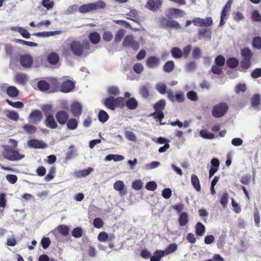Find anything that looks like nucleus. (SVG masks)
<instances>
[{
  "mask_svg": "<svg viewBox=\"0 0 261 261\" xmlns=\"http://www.w3.org/2000/svg\"><path fill=\"white\" fill-rule=\"evenodd\" d=\"M90 43L87 40L81 42L78 40H72L68 43L67 46H63L61 54L65 57L73 55L77 57L87 56L91 53Z\"/></svg>",
  "mask_w": 261,
  "mask_h": 261,
  "instance_id": "1",
  "label": "nucleus"
},
{
  "mask_svg": "<svg viewBox=\"0 0 261 261\" xmlns=\"http://www.w3.org/2000/svg\"><path fill=\"white\" fill-rule=\"evenodd\" d=\"M124 97H117L115 98L113 96H109L105 99L103 104L105 107L111 110H115L116 108H123Z\"/></svg>",
  "mask_w": 261,
  "mask_h": 261,
  "instance_id": "2",
  "label": "nucleus"
},
{
  "mask_svg": "<svg viewBox=\"0 0 261 261\" xmlns=\"http://www.w3.org/2000/svg\"><path fill=\"white\" fill-rule=\"evenodd\" d=\"M106 7V4L103 1H98L96 3L84 4L79 8V11L81 13H86L93 10L99 9H103Z\"/></svg>",
  "mask_w": 261,
  "mask_h": 261,
  "instance_id": "3",
  "label": "nucleus"
},
{
  "mask_svg": "<svg viewBox=\"0 0 261 261\" xmlns=\"http://www.w3.org/2000/svg\"><path fill=\"white\" fill-rule=\"evenodd\" d=\"M253 54L249 48H244L241 50V56L243 57L241 61V67L244 69H248L251 66V60Z\"/></svg>",
  "mask_w": 261,
  "mask_h": 261,
  "instance_id": "4",
  "label": "nucleus"
},
{
  "mask_svg": "<svg viewBox=\"0 0 261 261\" xmlns=\"http://www.w3.org/2000/svg\"><path fill=\"white\" fill-rule=\"evenodd\" d=\"M228 107L225 102H220L215 105L212 110V113L215 118H220L227 112Z\"/></svg>",
  "mask_w": 261,
  "mask_h": 261,
  "instance_id": "5",
  "label": "nucleus"
},
{
  "mask_svg": "<svg viewBox=\"0 0 261 261\" xmlns=\"http://www.w3.org/2000/svg\"><path fill=\"white\" fill-rule=\"evenodd\" d=\"M167 95L168 99L172 102L182 103L185 100L184 94L181 92H176L174 94L173 91L169 90H167Z\"/></svg>",
  "mask_w": 261,
  "mask_h": 261,
  "instance_id": "6",
  "label": "nucleus"
},
{
  "mask_svg": "<svg viewBox=\"0 0 261 261\" xmlns=\"http://www.w3.org/2000/svg\"><path fill=\"white\" fill-rule=\"evenodd\" d=\"M122 45L125 47H131L134 50H138L140 47L139 43L131 35H127L124 37Z\"/></svg>",
  "mask_w": 261,
  "mask_h": 261,
  "instance_id": "7",
  "label": "nucleus"
},
{
  "mask_svg": "<svg viewBox=\"0 0 261 261\" xmlns=\"http://www.w3.org/2000/svg\"><path fill=\"white\" fill-rule=\"evenodd\" d=\"M4 156L10 161H14L22 159L24 158V155H20L17 150L8 148L6 149Z\"/></svg>",
  "mask_w": 261,
  "mask_h": 261,
  "instance_id": "8",
  "label": "nucleus"
},
{
  "mask_svg": "<svg viewBox=\"0 0 261 261\" xmlns=\"http://www.w3.org/2000/svg\"><path fill=\"white\" fill-rule=\"evenodd\" d=\"M232 3V0H228L225 6L223 7L221 13V17L219 22L220 27H222L225 24V22L224 20L227 18L228 13L231 10Z\"/></svg>",
  "mask_w": 261,
  "mask_h": 261,
  "instance_id": "9",
  "label": "nucleus"
},
{
  "mask_svg": "<svg viewBox=\"0 0 261 261\" xmlns=\"http://www.w3.org/2000/svg\"><path fill=\"white\" fill-rule=\"evenodd\" d=\"M55 117L59 124L64 125L67 122L69 116L67 112L64 110H60L56 113Z\"/></svg>",
  "mask_w": 261,
  "mask_h": 261,
  "instance_id": "10",
  "label": "nucleus"
},
{
  "mask_svg": "<svg viewBox=\"0 0 261 261\" xmlns=\"http://www.w3.org/2000/svg\"><path fill=\"white\" fill-rule=\"evenodd\" d=\"M75 87V84L72 81L67 80L61 83L60 91L63 93L71 92Z\"/></svg>",
  "mask_w": 261,
  "mask_h": 261,
  "instance_id": "11",
  "label": "nucleus"
},
{
  "mask_svg": "<svg viewBox=\"0 0 261 261\" xmlns=\"http://www.w3.org/2000/svg\"><path fill=\"white\" fill-rule=\"evenodd\" d=\"M161 0H147L145 5V7L152 11H156L159 9L162 5Z\"/></svg>",
  "mask_w": 261,
  "mask_h": 261,
  "instance_id": "12",
  "label": "nucleus"
},
{
  "mask_svg": "<svg viewBox=\"0 0 261 261\" xmlns=\"http://www.w3.org/2000/svg\"><path fill=\"white\" fill-rule=\"evenodd\" d=\"M20 63L23 67L28 68L32 66L33 63V59L31 55L25 54L20 57Z\"/></svg>",
  "mask_w": 261,
  "mask_h": 261,
  "instance_id": "13",
  "label": "nucleus"
},
{
  "mask_svg": "<svg viewBox=\"0 0 261 261\" xmlns=\"http://www.w3.org/2000/svg\"><path fill=\"white\" fill-rule=\"evenodd\" d=\"M70 111L74 117H79L82 113V105L79 102H74L71 105Z\"/></svg>",
  "mask_w": 261,
  "mask_h": 261,
  "instance_id": "14",
  "label": "nucleus"
},
{
  "mask_svg": "<svg viewBox=\"0 0 261 261\" xmlns=\"http://www.w3.org/2000/svg\"><path fill=\"white\" fill-rule=\"evenodd\" d=\"M42 117L41 111L36 110L30 114L29 116L30 121L34 124H37L42 120Z\"/></svg>",
  "mask_w": 261,
  "mask_h": 261,
  "instance_id": "15",
  "label": "nucleus"
},
{
  "mask_svg": "<svg viewBox=\"0 0 261 261\" xmlns=\"http://www.w3.org/2000/svg\"><path fill=\"white\" fill-rule=\"evenodd\" d=\"M28 146L34 148L43 149L46 148L47 145L43 141L37 139H31L28 142Z\"/></svg>",
  "mask_w": 261,
  "mask_h": 261,
  "instance_id": "16",
  "label": "nucleus"
},
{
  "mask_svg": "<svg viewBox=\"0 0 261 261\" xmlns=\"http://www.w3.org/2000/svg\"><path fill=\"white\" fill-rule=\"evenodd\" d=\"M212 31L211 29L202 28L198 30L197 37L200 40L203 38H206L210 40L211 38Z\"/></svg>",
  "mask_w": 261,
  "mask_h": 261,
  "instance_id": "17",
  "label": "nucleus"
},
{
  "mask_svg": "<svg viewBox=\"0 0 261 261\" xmlns=\"http://www.w3.org/2000/svg\"><path fill=\"white\" fill-rule=\"evenodd\" d=\"M125 106L129 110H135L138 106V102L134 97L129 98L127 100L124 98L123 108Z\"/></svg>",
  "mask_w": 261,
  "mask_h": 261,
  "instance_id": "18",
  "label": "nucleus"
},
{
  "mask_svg": "<svg viewBox=\"0 0 261 261\" xmlns=\"http://www.w3.org/2000/svg\"><path fill=\"white\" fill-rule=\"evenodd\" d=\"M160 63L159 58L155 56H150L146 60V65L149 68H153L158 67Z\"/></svg>",
  "mask_w": 261,
  "mask_h": 261,
  "instance_id": "19",
  "label": "nucleus"
},
{
  "mask_svg": "<svg viewBox=\"0 0 261 261\" xmlns=\"http://www.w3.org/2000/svg\"><path fill=\"white\" fill-rule=\"evenodd\" d=\"M44 123L47 127L51 129H55L58 127V124L51 114H48L46 116Z\"/></svg>",
  "mask_w": 261,
  "mask_h": 261,
  "instance_id": "20",
  "label": "nucleus"
},
{
  "mask_svg": "<svg viewBox=\"0 0 261 261\" xmlns=\"http://www.w3.org/2000/svg\"><path fill=\"white\" fill-rule=\"evenodd\" d=\"M50 93H54L60 90L61 83L59 82L57 78L52 77L50 81Z\"/></svg>",
  "mask_w": 261,
  "mask_h": 261,
  "instance_id": "21",
  "label": "nucleus"
},
{
  "mask_svg": "<svg viewBox=\"0 0 261 261\" xmlns=\"http://www.w3.org/2000/svg\"><path fill=\"white\" fill-rule=\"evenodd\" d=\"M37 86L38 89L42 92H48L50 93V84L44 80H41L37 83Z\"/></svg>",
  "mask_w": 261,
  "mask_h": 261,
  "instance_id": "22",
  "label": "nucleus"
},
{
  "mask_svg": "<svg viewBox=\"0 0 261 261\" xmlns=\"http://www.w3.org/2000/svg\"><path fill=\"white\" fill-rule=\"evenodd\" d=\"M47 60L50 64L56 65L59 62V56L57 53L52 52L48 55Z\"/></svg>",
  "mask_w": 261,
  "mask_h": 261,
  "instance_id": "23",
  "label": "nucleus"
},
{
  "mask_svg": "<svg viewBox=\"0 0 261 261\" xmlns=\"http://www.w3.org/2000/svg\"><path fill=\"white\" fill-rule=\"evenodd\" d=\"M88 38L90 41L93 44H98L100 40V35L97 32L95 31L91 32L88 35Z\"/></svg>",
  "mask_w": 261,
  "mask_h": 261,
  "instance_id": "24",
  "label": "nucleus"
},
{
  "mask_svg": "<svg viewBox=\"0 0 261 261\" xmlns=\"http://www.w3.org/2000/svg\"><path fill=\"white\" fill-rule=\"evenodd\" d=\"M126 17L134 22H138L139 15L137 11L135 9H131L130 12L125 14Z\"/></svg>",
  "mask_w": 261,
  "mask_h": 261,
  "instance_id": "25",
  "label": "nucleus"
},
{
  "mask_svg": "<svg viewBox=\"0 0 261 261\" xmlns=\"http://www.w3.org/2000/svg\"><path fill=\"white\" fill-rule=\"evenodd\" d=\"M67 128L69 130L76 129L78 126L77 120L74 118L68 119L66 123Z\"/></svg>",
  "mask_w": 261,
  "mask_h": 261,
  "instance_id": "26",
  "label": "nucleus"
},
{
  "mask_svg": "<svg viewBox=\"0 0 261 261\" xmlns=\"http://www.w3.org/2000/svg\"><path fill=\"white\" fill-rule=\"evenodd\" d=\"M205 232V227L201 222H198L195 225V233L197 236L201 237Z\"/></svg>",
  "mask_w": 261,
  "mask_h": 261,
  "instance_id": "27",
  "label": "nucleus"
},
{
  "mask_svg": "<svg viewBox=\"0 0 261 261\" xmlns=\"http://www.w3.org/2000/svg\"><path fill=\"white\" fill-rule=\"evenodd\" d=\"M6 93L10 97H16L19 94V91L16 87L11 86L7 88Z\"/></svg>",
  "mask_w": 261,
  "mask_h": 261,
  "instance_id": "28",
  "label": "nucleus"
},
{
  "mask_svg": "<svg viewBox=\"0 0 261 261\" xmlns=\"http://www.w3.org/2000/svg\"><path fill=\"white\" fill-rule=\"evenodd\" d=\"M191 183L197 191L199 192L201 190L199 179L196 175L192 174L191 175Z\"/></svg>",
  "mask_w": 261,
  "mask_h": 261,
  "instance_id": "29",
  "label": "nucleus"
},
{
  "mask_svg": "<svg viewBox=\"0 0 261 261\" xmlns=\"http://www.w3.org/2000/svg\"><path fill=\"white\" fill-rule=\"evenodd\" d=\"M164 25L166 27L178 29L180 28L179 24L175 20L171 19H165Z\"/></svg>",
  "mask_w": 261,
  "mask_h": 261,
  "instance_id": "30",
  "label": "nucleus"
},
{
  "mask_svg": "<svg viewBox=\"0 0 261 261\" xmlns=\"http://www.w3.org/2000/svg\"><path fill=\"white\" fill-rule=\"evenodd\" d=\"M189 222L188 215L186 212H182L180 213L179 218L178 222L180 226H185Z\"/></svg>",
  "mask_w": 261,
  "mask_h": 261,
  "instance_id": "31",
  "label": "nucleus"
},
{
  "mask_svg": "<svg viewBox=\"0 0 261 261\" xmlns=\"http://www.w3.org/2000/svg\"><path fill=\"white\" fill-rule=\"evenodd\" d=\"M165 255V251L163 250H156L154 251L153 255L151 256L150 261H160L162 257Z\"/></svg>",
  "mask_w": 261,
  "mask_h": 261,
  "instance_id": "32",
  "label": "nucleus"
},
{
  "mask_svg": "<svg viewBox=\"0 0 261 261\" xmlns=\"http://www.w3.org/2000/svg\"><path fill=\"white\" fill-rule=\"evenodd\" d=\"M16 82L23 85L27 82V76L25 73H17L14 77Z\"/></svg>",
  "mask_w": 261,
  "mask_h": 261,
  "instance_id": "33",
  "label": "nucleus"
},
{
  "mask_svg": "<svg viewBox=\"0 0 261 261\" xmlns=\"http://www.w3.org/2000/svg\"><path fill=\"white\" fill-rule=\"evenodd\" d=\"M260 96L258 94H255L251 98V105L253 108H256L260 105Z\"/></svg>",
  "mask_w": 261,
  "mask_h": 261,
  "instance_id": "34",
  "label": "nucleus"
},
{
  "mask_svg": "<svg viewBox=\"0 0 261 261\" xmlns=\"http://www.w3.org/2000/svg\"><path fill=\"white\" fill-rule=\"evenodd\" d=\"M175 67L174 62L172 61H168L166 62L163 66V70L167 73L172 72Z\"/></svg>",
  "mask_w": 261,
  "mask_h": 261,
  "instance_id": "35",
  "label": "nucleus"
},
{
  "mask_svg": "<svg viewBox=\"0 0 261 261\" xmlns=\"http://www.w3.org/2000/svg\"><path fill=\"white\" fill-rule=\"evenodd\" d=\"M166 106V101L164 99H161L156 102L153 106L155 111L163 112Z\"/></svg>",
  "mask_w": 261,
  "mask_h": 261,
  "instance_id": "36",
  "label": "nucleus"
},
{
  "mask_svg": "<svg viewBox=\"0 0 261 261\" xmlns=\"http://www.w3.org/2000/svg\"><path fill=\"white\" fill-rule=\"evenodd\" d=\"M22 129L24 131V132L27 134H34L37 131V128L36 126L31 125L25 124L22 126Z\"/></svg>",
  "mask_w": 261,
  "mask_h": 261,
  "instance_id": "37",
  "label": "nucleus"
},
{
  "mask_svg": "<svg viewBox=\"0 0 261 261\" xmlns=\"http://www.w3.org/2000/svg\"><path fill=\"white\" fill-rule=\"evenodd\" d=\"M58 231L63 236H67L69 234V229L68 226L66 225H59L57 227Z\"/></svg>",
  "mask_w": 261,
  "mask_h": 261,
  "instance_id": "38",
  "label": "nucleus"
},
{
  "mask_svg": "<svg viewBox=\"0 0 261 261\" xmlns=\"http://www.w3.org/2000/svg\"><path fill=\"white\" fill-rule=\"evenodd\" d=\"M239 64V62L238 60L233 57L229 58L226 61L227 66L231 68H234L237 67Z\"/></svg>",
  "mask_w": 261,
  "mask_h": 261,
  "instance_id": "39",
  "label": "nucleus"
},
{
  "mask_svg": "<svg viewBox=\"0 0 261 261\" xmlns=\"http://www.w3.org/2000/svg\"><path fill=\"white\" fill-rule=\"evenodd\" d=\"M172 56L175 59H179L182 57V51L178 47H174L171 50Z\"/></svg>",
  "mask_w": 261,
  "mask_h": 261,
  "instance_id": "40",
  "label": "nucleus"
},
{
  "mask_svg": "<svg viewBox=\"0 0 261 261\" xmlns=\"http://www.w3.org/2000/svg\"><path fill=\"white\" fill-rule=\"evenodd\" d=\"M98 118L99 121L102 123H105L108 120L109 115L105 111L101 110L99 112Z\"/></svg>",
  "mask_w": 261,
  "mask_h": 261,
  "instance_id": "41",
  "label": "nucleus"
},
{
  "mask_svg": "<svg viewBox=\"0 0 261 261\" xmlns=\"http://www.w3.org/2000/svg\"><path fill=\"white\" fill-rule=\"evenodd\" d=\"M169 14L171 16H181L185 14L184 11L174 8H171L169 9Z\"/></svg>",
  "mask_w": 261,
  "mask_h": 261,
  "instance_id": "42",
  "label": "nucleus"
},
{
  "mask_svg": "<svg viewBox=\"0 0 261 261\" xmlns=\"http://www.w3.org/2000/svg\"><path fill=\"white\" fill-rule=\"evenodd\" d=\"M150 116H152L154 119L156 120V121H159L161 122V124H163L164 123H161L162 119L164 117V114L163 112H159L155 111L153 113H151L149 115Z\"/></svg>",
  "mask_w": 261,
  "mask_h": 261,
  "instance_id": "43",
  "label": "nucleus"
},
{
  "mask_svg": "<svg viewBox=\"0 0 261 261\" xmlns=\"http://www.w3.org/2000/svg\"><path fill=\"white\" fill-rule=\"evenodd\" d=\"M156 90L161 94H165L167 93V86L162 83H159L155 86Z\"/></svg>",
  "mask_w": 261,
  "mask_h": 261,
  "instance_id": "44",
  "label": "nucleus"
},
{
  "mask_svg": "<svg viewBox=\"0 0 261 261\" xmlns=\"http://www.w3.org/2000/svg\"><path fill=\"white\" fill-rule=\"evenodd\" d=\"M114 189L121 193L124 189V182L121 180H117L114 182L113 185Z\"/></svg>",
  "mask_w": 261,
  "mask_h": 261,
  "instance_id": "45",
  "label": "nucleus"
},
{
  "mask_svg": "<svg viewBox=\"0 0 261 261\" xmlns=\"http://www.w3.org/2000/svg\"><path fill=\"white\" fill-rule=\"evenodd\" d=\"M6 116L9 119L13 121H17L19 119L18 114L14 111H8Z\"/></svg>",
  "mask_w": 261,
  "mask_h": 261,
  "instance_id": "46",
  "label": "nucleus"
},
{
  "mask_svg": "<svg viewBox=\"0 0 261 261\" xmlns=\"http://www.w3.org/2000/svg\"><path fill=\"white\" fill-rule=\"evenodd\" d=\"M83 230L81 227H76L73 229L71 231L72 236L75 238H79L83 236Z\"/></svg>",
  "mask_w": 261,
  "mask_h": 261,
  "instance_id": "47",
  "label": "nucleus"
},
{
  "mask_svg": "<svg viewBox=\"0 0 261 261\" xmlns=\"http://www.w3.org/2000/svg\"><path fill=\"white\" fill-rule=\"evenodd\" d=\"M15 42L22 45H25L31 47H37L38 46V44L36 43L24 41L23 40L19 39H16Z\"/></svg>",
  "mask_w": 261,
  "mask_h": 261,
  "instance_id": "48",
  "label": "nucleus"
},
{
  "mask_svg": "<svg viewBox=\"0 0 261 261\" xmlns=\"http://www.w3.org/2000/svg\"><path fill=\"white\" fill-rule=\"evenodd\" d=\"M225 59L223 56L219 55L215 59V65L222 67L224 65Z\"/></svg>",
  "mask_w": 261,
  "mask_h": 261,
  "instance_id": "49",
  "label": "nucleus"
},
{
  "mask_svg": "<svg viewBox=\"0 0 261 261\" xmlns=\"http://www.w3.org/2000/svg\"><path fill=\"white\" fill-rule=\"evenodd\" d=\"M107 91L109 94L114 96H117L120 93L119 90L116 86L109 87Z\"/></svg>",
  "mask_w": 261,
  "mask_h": 261,
  "instance_id": "50",
  "label": "nucleus"
},
{
  "mask_svg": "<svg viewBox=\"0 0 261 261\" xmlns=\"http://www.w3.org/2000/svg\"><path fill=\"white\" fill-rule=\"evenodd\" d=\"M143 183L140 179H137L134 180L132 187L135 190H140L143 188Z\"/></svg>",
  "mask_w": 261,
  "mask_h": 261,
  "instance_id": "51",
  "label": "nucleus"
},
{
  "mask_svg": "<svg viewBox=\"0 0 261 261\" xmlns=\"http://www.w3.org/2000/svg\"><path fill=\"white\" fill-rule=\"evenodd\" d=\"M228 194L226 192H223L220 198V203L224 208H225L228 203Z\"/></svg>",
  "mask_w": 261,
  "mask_h": 261,
  "instance_id": "52",
  "label": "nucleus"
},
{
  "mask_svg": "<svg viewBox=\"0 0 261 261\" xmlns=\"http://www.w3.org/2000/svg\"><path fill=\"white\" fill-rule=\"evenodd\" d=\"M213 24V21L211 17H208L206 18H202L201 27H208L212 26Z\"/></svg>",
  "mask_w": 261,
  "mask_h": 261,
  "instance_id": "53",
  "label": "nucleus"
},
{
  "mask_svg": "<svg viewBox=\"0 0 261 261\" xmlns=\"http://www.w3.org/2000/svg\"><path fill=\"white\" fill-rule=\"evenodd\" d=\"M6 101L10 106L15 108L20 109L24 106L23 103L21 101L13 102L8 99H7Z\"/></svg>",
  "mask_w": 261,
  "mask_h": 261,
  "instance_id": "54",
  "label": "nucleus"
},
{
  "mask_svg": "<svg viewBox=\"0 0 261 261\" xmlns=\"http://www.w3.org/2000/svg\"><path fill=\"white\" fill-rule=\"evenodd\" d=\"M124 33V31L123 29L119 30L115 36V42L116 43L119 42L123 38Z\"/></svg>",
  "mask_w": 261,
  "mask_h": 261,
  "instance_id": "55",
  "label": "nucleus"
},
{
  "mask_svg": "<svg viewBox=\"0 0 261 261\" xmlns=\"http://www.w3.org/2000/svg\"><path fill=\"white\" fill-rule=\"evenodd\" d=\"M93 171V169L91 167H89L86 169H84L78 172L77 176L79 177H85L89 175L91 172Z\"/></svg>",
  "mask_w": 261,
  "mask_h": 261,
  "instance_id": "56",
  "label": "nucleus"
},
{
  "mask_svg": "<svg viewBox=\"0 0 261 261\" xmlns=\"http://www.w3.org/2000/svg\"><path fill=\"white\" fill-rule=\"evenodd\" d=\"M177 249V245L175 243L170 244L165 249V252L167 254L175 252Z\"/></svg>",
  "mask_w": 261,
  "mask_h": 261,
  "instance_id": "57",
  "label": "nucleus"
},
{
  "mask_svg": "<svg viewBox=\"0 0 261 261\" xmlns=\"http://www.w3.org/2000/svg\"><path fill=\"white\" fill-rule=\"evenodd\" d=\"M56 172V167L52 166L49 169V173L45 176V180L46 181H49L54 178V174Z\"/></svg>",
  "mask_w": 261,
  "mask_h": 261,
  "instance_id": "58",
  "label": "nucleus"
},
{
  "mask_svg": "<svg viewBox=\"0 0 261 261\" xmlns=\"http://www.w3.org/2000/svg\"><path fill=\"white\" fill-rule=\"evenodd\" d=\"M252 45L256 49H261V37H254L252 40Z\"/></svg>",
  "mask_w": 261,
  "mask_h": 261,
  "instance_id": "59",
  "label": "nucleus"
},
{
  "mask_svg": "<svg viewBox=\"0 0 261 261\" xmlns=\"http://www.w3.org/2000/svg\"><path fill=\"white\" fill-rule=\"evenodd\" d=\"M187 96L188 98L191 101H196L198 99L197 93L194 91H190L188 92L187 93Z\"/></svg>",
  "mask_w": 261,
  "mask_h": 261,
  "instance_id": "60",
  "label": "nucleus"
},
{
  "mask_svg": "<svg viewBox=\"0 0 261 261\" xmlns=\"http://www.w3.org/2000/svg\"><path fill=\"white\" fill-rule=\"evenodd\" d=\"M17 32L24 38L28 39L30 37V34L24 28L19 27Z\"/></svg>",
  "mask_w": 261,
  "mask_h": 261,
  "instance_id": "61",
  "label": "nucleus"
},
{
  "mask_svg": "<svg viewBox=\"0 0 261 261\" xmlns=\"http://www.w3.org/2000/svg\"><path fill=\"white\" fill-rule=\"evenodd\" d=\"M200 136L205 139H211L214 138V135L211 133L208 132L207 130L203 129L201 130L200 133Z\"/></svg>",
  "mask_w": 261,
  "mask_h": 261,
  "instance_id": "62",
  "label": "nucleus"
},
{
  "mask_svg": "<svg viewBox=\"0 0 261 261\" xmlns=\"http://www.w3.org/2000/svg\"><path fill=\"white\" fill-rule=\"evenodd\" d=\"M125 138L130 141L136 142L137 141V138L135 134L131 131H126L125 133Z\"/></svg>",
  "mask_w": 261,
  "mask_h": 261,
  "instance_id": "63",
  "label": "nucleus"
},
{
  "mask_svg": "<svg viewBox=\"0 0 261 261\" xmlns=\"http://www.w3.org/2000/svg\"><path fill=\"white\" fill-rule=\"evenodd\" d=\"M251 17L254 21H261V15L257 10H254L252 12Z\"/></svg>",
  "mask_w": 261,
  "mask_h": 261,
  "instance_id": "64",
  "label": "nucleus"
}]
</instances>
